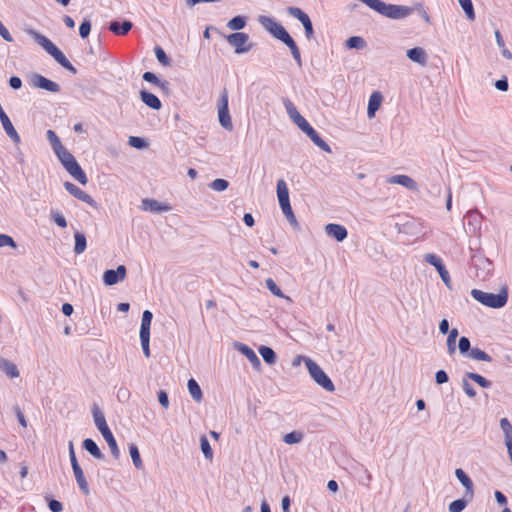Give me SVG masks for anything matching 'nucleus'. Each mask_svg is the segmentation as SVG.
<instances>
[{"mask_svg": "<svg viewBox=\"0 0 512 512\" xmlns=\"http://www.w3.org/2000/svg\"><path fill=\"white\" fill-rule=\"evenodd\" d=\"M366 45L365 39L361 36H351L345 41V46L348 49L362 50Z\"/></svg>", "mask_w": 512, "mask_h": 512, "instance_id": "nucleus-39", "label": "nucleus"}, {"mask_svg": "<svg viewBox=\"0 0 512 512\" xmlns=\"http://www.w3.org/2000/svg\"><path fill=\"white\" fill-rule=\"evenodd\" d=\"M102 436L105 439V441L107 442L113 457L118 459L120 456V450H119V447L117 445L116 439H115L112 431L110 430V431L102 434Z\"/></svg>", "mask_w": 512, "mask_h": 512, "instance_id": "nucleus-37", "label": "nucleus"}, {"mask_svg": "<svg viewBox=\"0 0 512 512\" xmlns=\"http://www.w3.org/2000/svg\"><path fill=\"white\" fill-rule=\"evenodd\" d=\"M246 23H247L246 16L237 15L228 21L227 27L233 31L239 32L246 26Z\"/></svg>", "mask_w": 512, "mask_h": 512, "instance_id": "nucleus-38", "label": "nucleus"}, {"mask_svg": "<svg viewBox=\"0 0 512 512\" xmlns=\"http://www.w3.org/2000/svg\"><path fill=\"white\" fill-rule=\"evenodd\" d=\"M283 103L287 114L295 124L299 121L298 119L303 118V116L298 112L296 106L289 99H285Z\"/></svg>", "mask_w": 512, "mask_h": 512, "instance_id": "nucleus-43", "label": "nucleus"}, {"mask_svg": "<svg viewBox=\"0 0 512 512\" xmlns=\"http://www.w3.org/2000/svg\"><path fill=\"white\" fill-rule=\"evenodd\" d=\"M154 53L159 63H161L163 66L171 65V59L167 56L165 51L160 46H155Z\"/></svg>", "mask_w": 512, "mask_h": 512, "instance_id": "nucleus-49", "label": "nucleus"}, {"mask_svg": "<svg viewBox=\"0 0 512 512\" xmlns=\"http://www.w3.org/2000/svg\"><path fill=\"white\" fill-rule=\"evenodd\" d=\"M140 99L147 107L153 110H160L162 108L161 100L155 94L145 89L140 91Z\"/></svg>", "mask_w": 512, "mask_h": 512, "instance_id": "nucleus-24", "label": "nucleus"}, {"mask_svg": "<svg viewBox=\"0 0 512 512\" xmlns=\"http://www.w3.org/2000/svg\"><path fill=\"white\" fill-rule=\"evenodd\" d=\"M3 247H11L13 249H16L17 243L15 242L13 237H11L10 235L0 233V248H3Z\"/></svg>", "mask_w": 512, "mask_h": 512, "instance_id": "nucleus-57", "label": "nucleus"}, {"mask_svg": "<svg viewBox=\"0 0 512 512\" xmlns=\"http://www.w3.org/2000/svg\"><path fill=\"white\" fill-rule=\"evenodd\" d=\"M64 188L69 194H71L76 199L88 204L93 208H97V202L92 198V196L83 191L82 189H80L74 183L66 181L64 182Z\"/></svg>", "mask_w": 512, "mask_h": 512, "instance_id": "nucleus-14", "label": "nucleus"}, {"mask_svg": "<svg viewBox=\"0 0 512 512\" xmlns=\"http://www.w3.org/2000/svg\"><path fill=\"white\" fill-rule=\"evenodd\" d=\"M0 370L12 379L20 375L17 366L12 361L5 358H0Z\"/></svg>", "mask_w": 512, "mask_h": 512, "instance_id": "nucleus-30", "label": "nucleus"}, {"mask_svg": "<svg viewBox=\"0 0 512 512\" xmlns=\"http://www.w3.org/2000/svg\"><path fill=\"white\" fill-rule=\"evenodd\" d=\"M188 391L196 402H201L203 394L200 385L194 378H190L187 383Z\"/></svg>", "mask_w": 512, "mask_h": 512, "instance_id": "nucleus-32", "label": "nucleus"}, {"mask_svg": "<svg viewBox=\"0 0 512 512\" xmlns=\"http://www.w3.org/2000/svg\"><path fill=\"white\" fill-rule=\"evenodd\" d=\"M258 21L274 38L284 43L290 49L293 59L297 65L301 67L302 59L300 50L284 26L270 16L261 15L259 16Z\"/></svg>", "mask_w": 512, "mask_h": 512, "instance_id": "nucleus-1", "label": "nucleus"}, {"mask_svg": "<svg viewBox=\"0 0 512 512\" xmlns=\"http://www.w3.org/2000/svg\"><path fill=\"white\" fill-rule=\"evenodd\" d=\"M370 9L390 19H404L412 14L413 9L404 5L387 4L382 0H359Z\"/></svg>", "mask_w": 512, "mask_h": 512, "instance_id": "nucleus-4", "label": "nucleus"}, {"mask_svg": "<svg viewBox=\"0 0 512 512\" xmlns=\"http://www.w3.org/2000/svg\"><path fill=\"white\" fill-rule=\"evenodd\" d=\"M46 136H47V139H48V141L50 142V144L52 146L53 152L55 153V155L57 156L58 159L60 157H62L63 155H65L66 153L69 152L62 145L59 137L57 136V134L53 130H51V129L47 130Z\"/></svg>", "mask_w": 512, "mask_h": 512, "instance_id": "nucleus-22", "label": "nucleus"}, {"mask_svg": "<svg viewBox=\"0 0 512 512\" xmlns=\"http://www.w3.org/2000/svg\"><path fill=\"white\" fill-rule=\"evenodd\" d=\"M325 232L329 237L334 238L338 242L344 241L348 236L345 226L337 223H329L325 226Z\"/></svg>", "mask_w": 512, "mask_h": 512, "instance_id": "nucleus-19", "label": "nucleus"}, {"mask_svg": "<svg viewBox=\"0 0 512 512\" xmlns=\"http://www.w3.org/2000/svg\"><path fill=\"white\" fill-rule=\"evenodd\" d=\"M200 446L204 457L208 460H211L213 458V450L211 448L209 440L205 435H202L200 437Z\"/></svg>", "mask_w": 512, "mask_h": 512, "instance_id": "nucleus-48", "label": "nucleus"}, {"mask_svg": "<svg viewBox=\"0 0 512 512\" xmlns=\"http://www.w3.org/2000/svg\"><path fill=\"white\" fill-rule=\"evenodd\" d=\"M406 56L411 61L424 66L427 63V54L425 50L421 47H414L408 49L406 52Z\"/></svg>", "mask_w": 512, "mask_h": 512, "instance_id": "nucleus-26", "label": "nucleus"}, {"mask_svg": "<svg viewBox=\"0 0 512 512\" xmlns=\"http://www.w3.org/2000/svg\"><path fill=\"white\" fill-rule=\"evenodd\" d=\"M500 427L504 433V439L512 437V425L507 418L500 420Z\"/></svg>", "mask_w": 512, "mask_h": 512, "instance_id": "nucleus-61", "label": "nucleus"}, {"mask_svg": "<svg viewBox=\"0 0 512 512\" xmlns=\"http://www.w3.org/2000/svg\"><path fill=\"white\" fill-rule=\"evenodd\" d=\"M455 476L465 488V498L471 500L474 497V484L468 474L461 468L455 470Z\"/></svg>", "mask_w": 512, "mask_h": 512, "instance_id": "nucleus-17", "label": "nucleus"}, {"mask_svg": "<svg viewBox=\"0 0 512 512\" xmlns=\"http://www.w3.org/2000/svg\"><path fill=\"white\" fill-rule=\"evenodd\" d=\"M458 348L462 355L467 356L472 349L469 338L461 336L458 342Z\"/></svg>", "mask_w": 512, "mask_h": 512, "instance_id": "nucleus-52", "label": "nucleus"}, {"mask_svg": "<svg viewBox=\"0 0 512 512\" xmlns=\"http://www.w3.org/2000/svg\"><path fill=\"white\" fill-rule=\"evenodd\" d=\"M229 182L222 178H217L213 180L210 184V187L215 191L221 192L228 188Z\"/></svg>", "mask_w": 512, "mask_h": 512, "instance_id": "nucleus-59", "label": "nucleus"}, {"mask_svg": "<svg viewBox=\"0 0 512 512\" xmlns=\"http://www.w3.org/2000/svg\"><path fill=\"white\" fill-rule=\"evenodd\" d=\"M258 352L267 364L272 365L276 363L277 355L271 347L261 345Z\"/></svg>", "mask_w": 512, "mask_h": 512, "instance_id": "nucleus-34", "label": "nucleus"}, {"mask_svg": "<svg viewBox=\"0 0 512 512\" xmlns=\"http://www.w3.org/2000/svg\"><path fill=\"white\" fill-rule=\"evenodd\" d=\"M218 118L220 125L227 131H232L233 124L229 113V97L228 92L224 89L220 95L218 102Z\"/></svg>", "mask_w": 512, "mask_h": 512, "instance_id": "nucleus-9", "label": "nucleus"}, {"mask_svg": "<svg viewBox=\"0 0 512 512\" xmlns=\"http://www.w3.org/2000/svg\"><path fill=\"white\" fill-rule=\"evenodd\" d=\"M298 120L299 121L296 123L298 128L304 132L317 147L325 152H331V148L327 142L319 135V133L309 124V122L304 117Z\"/></svg>", "mask_w": 512, "mask_h": 512, "instance_id": "nucleus-10", "label": "nucleus"}, {"mask_svg": "<svg viewBox=\"0 0 512 512\" xmlns=\"http://www.w3.org/2000/svg\"><path fill=\"white\" fill-rule=\"evenodd\" d=\"M133 27V23L130 20H112L109 23V30L117 36L127 35Z\"/></svg>", "mask_w": 512, "mask_h": 512, "instance_id": "nucleus-21", "label": "nucleus"}, {"mask_svg": "<svg viewBox=\"0 0 512 512\" xmlns=\"http://www.w3.org/2000/svg\"><path fill=\"white\" fill-rule=\"evenodd\" d=\"M388 183L399 184L409 190H415L417 188L416 181L414 179H412L410 176L404 175V174H398V175H393V176L389 177Z\"/></svg>", "mask_w": 512, "mask_h": 512, "instance_id": "nucleus-25", "label": "nucleus"}, {"mask_svg": "<svg viewBox=\"0 0 512 512\" xmlns=\"http://www.w3.org/2000/svg\"><path fill=\"white\" fill-rule=\"evenodd\" d=\"M467 498H460L449 504V512H462L467 506Z\"/></svg>", "mask_w": 512, "mask_h": 512, "instance_id": "nucleus-51", "label": "nucleus"}, {"mask_svg": "<svg viewBox=\"0 0 512 512\" xmlns=\"http://www.w3.org/2000/svg\"><path fill=\"white\" fill-rule=\"evenodd\" d=\"M129 453L135 468L141 470L143 468V462L140 456L139 449L135 444L129 445Z\"/></svg>", "mask_w": 512, "mask_h": 512, "instance_id": "nucleus-44", "label": "nucleus"}, {"mask_svg": "<svg viewBox=\"0 0 512 512\" xmlns=\"http://www.w3.org/2000/svg\"><path fill=\"white\" fill-rule=\"evenodd\" d=\"M91 20L89 18H84L79 26V36L82 39H85L89 36L91 32Z\"/></svg>", "mask_w": 512, "mask_h": 512, "instance_id": "nucleus-53", "label": "nucleus"}, {"mask_svg": "<svg viewBox=\"0 0 512 512\" xmlns=\"http://www.w3.org/2000/svg\"><path fill=\"white\" fill-rule=\"evenodd\" d=\"M45 499L47 501L48 508L52 512H62L63 511V504L60 501H58L54 498H51V497H46Z\"/></svg>", "mask_w": 512, "mask_h": 512, "instance_id": "nucleus-62", "label": "nucleus"}, {"mask_svg": "<svg viewBox=\"0 0 512 512\" xmlns=\"http://www.w3.org/2000/svg\"><path fill=\"white\" fill-rule=\"evenodd\" d=\"M142 206L144 210H149L156 213L168 212L172 209V207L167 203L159 202L155 199L149 198L142 200Z\"/></svg>", "mask_w": 512, "mask_h": 512, "instance_id": "nucleus-23", "label": "nucleus"}, {"mask_svg": "<svg viewBox=\"0 0 512 512\" xmlns=\"http://www.w3.org/2000/svg\"><path fill=\"white\" fill-rule=\"evenodd\" d=\"M279 205L290 204L289 189L284 179H279L276 185Z\"/></svg>", "mask_w": 512, "mask_h": 512, "instance_id": "nucleus-29", "label": "nucleus"}, {"mask_svg": "<svg viewBox=\"0 0 512 512\" xmlns=\"http://www.w3.org/2000/svg\"><path fill=\"white\" fill-rule=\"evenodd\" d=\"M471 296L482 305L494 309L502 308L508 302V290L506 287H503L496 294L484 292L479 289H473L471 291Z\"/></svg>", "mask_w": 512, "mask_h": 512, "instance_id": "nucleus-5", "label": "nucleus"}, {"mask_svg": "<svg viewBox=\"0 0 512 512\" xmlns=\"http://www.w3.org/2000/svg\"><path fill=\"white\" fill-rule=\"evenodd\" d=\"M59 161L66 171L81 185H86L88 183V177L85 171L81 168L76 158L70 152L60 157Z\"/></svg>", "mask_w": 512, "mask_h": 512, "instance_id": "nucleus-8", "label": "nucleus"}, {"mask_svg": "<svg viewBox=\"0 0 512 512\" xmlns=\"http://www.w3.org/2000/svg\"><path fill=\"white\" fill-rule=\"evenodd\" d=\"M13 411L15 413V416H16L19 424L23 428H26L27 427V420H26L25 415H24L22 409L20 408V406L19 405L13 406Z\"/></svg>", "mask_w": 512, "mask_h": 512, "instance_id": "nucleus-64", "label": "nucleus"}, {"mask_svg": "<svg viewBox=\"0 0 512 512\" xmlns=\"http://www.w3.org/2000/svg\"><path fill=\"white\" fill-rule=\"evenodd\" d=\"M30 85L34 88L42 89L51 93H59L61 91V87L57 82L38 73L31 75Z\"/></svg>", "mask_w": 512, "mask_h": 512, "instance_id": "nucleus-13", "label": "nucleus"}, {"mask_svg": "<svg viewBox=\"0 0 512 512\" xmlns=\"http://www.w3.org/2000/svg\"><path fill=\"white\" fill-rule=\"evenodd\" d=\"M383 96L379 91H374L369 98L368 101V108H367V115L369 118H372L375 116L376 111L381 106Z\"/></svg>", "mask_w": 512, "mask_h": 512, "instance_id": "nucleus-28", "label": "nucleus"}, {"mask_svg": "<svg viewBox=\"0 0 512 512\" xmlns=\"http://www.w3.org/2000/svg\"><path fill=\"white\" fill-rule=\"evenodd\" d=\"M478 261L482 264V273L477 274L478 277H482V279H486L488 276L492 274L493 271V263L488 258H479Z\"/></svg>", "mask_w": 512, "mask_h": 512, "instance_id": "nucleus-46", "label": "nucleus"}, {"mask_svg": "<svg viewBox=\"0 0 512 512\" xmlns=\"http://www.w3.org/2000/svg\"><path fill=\"white\" fill-rule=\"evenodd\" d=\"M459 335V332L456 328H453L447 338V349L450 355L454 354L456 351V339Z\"/></svg>", "mask_w": 512, "mask_h": 512, "instance_id": "nucleus-47", "label": "nucleus"}, {"mask_svg": "<svg viewBox=\"0 0 512 512\" xmlns=\"http://www.w3.org/2000/svg\"><path fill=\"white\" fill-rule=\"evenodd\" d=\"M249 35L244 32H234L227 36V41L235 47L236 54H244L251 50L252 44H247Z\"/></svg>", "mask_w": 512, "mask_h": 512, "instance_id": "nucleus-12", "label": "nucleus"}, {"mask_svg": "<svg viewBox=\"0 0 512 512\" xmlns=\"http://www.w3.org/2000/svg\"><path fill=\"white\" fill-rule=\"evenodd\" d=\"M92 416L94 419L95 426L101 434L110 431V428L106 422V418L98 404L94 403L91 409Z\"/></svg>", "mask_w": 512, "mask_h": 512, "instance_id": "nucleus-20", "label": "nucleus"}, {"mask_svg": "<svg viewBox=\"0 0 512 512\" xmlns=\"http://www.w3.org/2000/svg\"><path fill=\"white\" fill-rule=\"evenodd\" d=\"M26 32L63 68H65L72 74L77 73V69L67 59L64 53L49 38H47L45 35L41 34L40 32L32 28L27 29Z\"/></svg>", "mask_w": 512, "mask_h": 512, "instance_id": "nucleus-3", "label": "nucleus"}, {"mask_svg": "<svg viewBox=\"0 0 512 512\" xmlns=\"http://www.w3.org/2000/svg\"><path fill=\"white\" fill-rule=\"evenodd\" d=\"M126 267L119 265L116 269H108L103 274V282L107 286H113L126 277Z\"/></svg>", "mask_w": 512, "mask_h": 512, "instance_id": "nucleus-15", "label": "nucleus"}, {"mask_svg": "<svg viewBox=\"0 0 512 512\" xmlns=\"http://www.w3.org/2000/svg\"><path fill=\"white\" fill-rule=\"evenodd\" d=\"M467 377L478 384L480 387L488 389L492 386V382L482 375L476 373V372H466Z\"/></svg>", "mask_w": 512, "mask_h": 512, "instance_id": "nucleus-41", "label": "nucleus"}, {"mask_svg": "<svg viewBox=\"0 0 512 512\" xmlns=\"http://www.w3.org/2000/svg\"><path fill=\"white\" fill-rule=\"evenodd\" d=\"M26 32L63 68H65L72 74L77 73V69L67 59L64 53L49 38H47L45 35L41 34L40 32L32 28L27 29Z\"/></svg>", "mask_w": 512, "mask_h": 512, "instance_id": "nucleus-2", "label": "nucleus"}, {"mask_svg": "<svg viewBox=\"0 0 512 512\" xmlns=\"http://www.w3.org/2000/svg\"><path fill=\"white\" fill-rule=\"evenodd\" d=\"M129 145L136 149H144L148 146V143L145 138L131 136L128 141Z\"/></svg>", "mask_w": 512, "mask_h": 512, "instance_id": "nucleus-58", "label": "nucleus"}, {"mask_svg": "<svg viewBox=\"0 0 512 512\" xmlns=\"http://www.w3.org/2000/svg\"><path fill=\"white\" fill-rule=\"evenodd\" d=\"M482 214L477 210H469L465 214V224L467 225L469 231L473 234L479 233L482 225Z\"/></svg>", "mask_w": 512, "mask_h": 512, "instance_id": "nucleus-16", "label": "nucleus"}, {"mask_svg": "<svg viewBox=\"0 0 512 512\" xmlns=\"http://www.w3.org/2000/svg\"><path fill=\"white\" fill-rule=\"evenodd\" d=\"M144 81L159 86L161 79L153 72L147 71L142 75Z\"/></svg>", "mask_w": 512, "mask_h": 512, "instance_id": "nucleus-63", "label": "nucleus"}, {"mask_svg": "<svg viewBox=\"0 0 512 512\" xmlns=\"http://www.w3.org/2000/svg\"><path fill=\"white\" fill-rule=\"evenodd\" d=\"M359 468L360 470L363 472V476L359 477L358 481H359V484L362 485V486H365V487H369L370 486V483L372 481V475L371 473L368 471V469L360 464L359 465Z\"/></svg>", "mask_w": 512, "mask_h": 512, "instance_id": "nucleus-55", "label": "nucleus"}, {"mask_svg": "<svg viewBox=\"0 0 512 512\" xmlns=\"http://www.w3.org/2000/svg\"><path fill=\"white\" fill-rule=\"evenodd\" d=\"M424 260H425V262H427L431 266L435 267V269L439 273V275H440L442 281L444 282V284L449 289H451L450 274H449V272H448V270H447L443 260L441 259V257L436 255V254H434V253H427L424 256Z\"/></svg>", "mask_w": 512, "mask_h": 512, "instance_id": "nucleus-11", "label": "nucleus"}, {"mask_svg": "<svg viewBox=\"0 0 512 512\" xmlns=\"http://www.w3.org/2000/svg\"><path fill=\"white\" fill-rule=\"evenodd\" d=\"M50 216H51V219L60 228H66L67 227V221H66L65 217L58 210L52 209L51 212H50Z\"/></svg>", "mask_w": 512, "mask_h": 512, "instance_id": "nucleus-54", "label": "nucleus"}, {"mask_svg": "<svg viewBox=\"0 0 512 512\" xmlns=\"http://www.w3.org/2000/svg\"><path fill=\"white\" fill-rule=\"evenodd\" d=\"M470 379L467 377V374L465 373L462 378V388L465 394L470 397L474 398L476 396V390L474 389L473 385L469 381Z\"/></svg>", "mask_w": 512, "mask_h": 512, "instance_id": "nucleus-50", "label": "nucleus"}, {"mask_svg": "<svg viewBox=\"0 0 512 512\" xmlns=\"http://www.w3.org/2000/svg\"><path fill=\"white\" fill-rule=\"evenodd\" d=\"M152 319L153 313L150 310H145L142 314L140 335H150Z\"/></svg>", "mask_w": 512, "mask_h": 512, "instance_id": "nucleus-35", "label": "nucleus"}, {"mask_svg": "<svg viewBox=\"0 0 512 512\" xmlns=\"http://www.w3.org/2000/svg\"><path fill=\"white\" fill-rule=\"evenodd\" d=\"M82 447L96 459L104 458V454L101 452L97 443L93 439H91V438L84 439L82 442Z\"/></svg>", "mask_w": 512, "mask_h": 512, "instance_id": "nucleus-31", "label": "nucleus"}, {"mask_svg": "<svg viewBox=\"0 0 512 512\" xmlns=\"http://www.w3.org/2000/svg\"><path fill=\"white\" fill-rule=\"evenodd\" d=\"M236 348L241 354H243L249 360L253 369H255L256 371H260L261 361L251 347L244 343H236Z\"/></svg>", "mask_w": 512, "mask_h": 512, "instance_id": "nucleus-18", "label": "nucleus"}, {"mask_svg": "<svg viewBox=\"0 0 512 512\" xmlns=\"http://www.w3.org/2000/svg\"><path fill=\"white\" fill-rule=\"evenodd\" d=\"M59 161L66 171L81 185H86L88 183V177L85 171L81 168L76 158L70 152L60 157Z\"/></svg>", "mask_w": 512, "mask_h": 512, "instance_id": "nucleus-7", "label": "nucleus"}, {"mask_svg": "<svg viewBox=\"0 0 512 512\" xmlns=\"http://www.w3.org/2000/svg\"><path fill=\"white\" fill-rule=\"evenodd\" d=\"M140 343L142 347L143 354L145 357L149 358L150 353V335H140Z\"/></svg>", "mask_w": 512, "mask_h": 512, "instance_id": "nucleus-60", "label": "nucleus"}, {"mask_svg": "<svg viewBox=\"0 0 512 512\" xmlns=\"http://www.w3.org/2000/svg\"><path fill=\"white\" fill-rule=\"evenodd\" d=\"M266 287L268 290L277 297H285L280 287L276 284V282L272 278H268L266 280Z\"/></svg>", "mask_w": 512, "mask_h": 512, "instance_id": "nucleus-56", "label": "nucleus"}, {"mask_svg": "<svg viewBox=\"0 0 512 512\" xmlns=\"http://www.w3.org/2000/svg\"><path fill=\"white\" fill-rule=\"evenodd\" d=\"M459 5L463 9L466 18L470 21H474L476 18L475 10L472 0H458Z\"/></svg>", "mask_w": 512, "mask_h": 512, "instance_id": "nucleus-42", "label": "nucleus"}, {"mask_svg": "<svg viewBox=\"0 0 512 512\" xmlns=\"http://www.w3.org/2000/svg\"><path fill=\"white\" fill-rule=\"evenodd\" d=\"M79 489L84 495L90 494V487L80 465L72 468Z\"/></svg>", "mask_w": 512, "mask_h": 512, "instance_id": "nucleus-27", "label": "nucleus"}, {"mask_svg": "<svg viewBox=\"0 0 512 512\" xmlns=\"http://www.w3.org/2000/svg\"><path fill=\"white\" fill-rule=\"evenodd\" d=\"M303 433L301 431L294 430L284 435L283 441L286 444L293 445L298 444L303 440Z\"/></svg>", "mask_w": 512, "mask_h": 512, "instance_id": "nucleus-45", "label": "nucleus"}, {"mask_svg": "<svg viewBox=\"0 0 512 512\" xmlns=\"http://www.w3.org/2000/svg\"><path fill=\"white\" fill-rule=\"evenodd\" d=\"M75 245H74V253L76 255L82 254L87 248V239L84 233L76 231L74 233Z\"/></svg>", "mask_w": 512, "mask_h": 512, "instance_id": "nucleus-33", "label": "nucleus"}, {"mask_svg": "<svg viewBox=\"0 0 512 512\" xmlns=\"http://www.w3.org/2000/svg\"><path fill=\"white\" fill-rule=\"evenodd\" d=\"M287 13L300 21L302 25L311 21L309 15L299 7L289 6L287 7Z\"/></svg>", "mask_w": 512, "mask_h": 512, "instance_id": "nucleus-36", "label": "nucleus"}, {"mask_svg": "<svg viewBox=\"0 0 512 512\" xmlns=\"http://www.w3.org/2000/svg\"><path fill=\"white\" fill-rule=\"evenodd\" d=\"M305 365L311 378L324 390L333 392L335 390L334 383L324 370L312 359L305 358Z\"/></svg>", "mask_w": 512, "mask_h": 512, "instance_id": "nucleus-6", "label": "nucleus"}, {"mask_svg": "<svg viewBox=\"0 0 512 512\" xmlns=\"http://www.w3.org/2000/svg\"><path fill=\"white\" fill-rule=\"evenodd\" d=\"M467 357L477 360V361H484V362H491L492 357L486 353L485 351L481 350L478 347L472 348Z\"/></svg>", "mask_w": 512, "mask_h": 512, "instance_id": "nucleus-40", "label": "nucleus"}]
</instances>
